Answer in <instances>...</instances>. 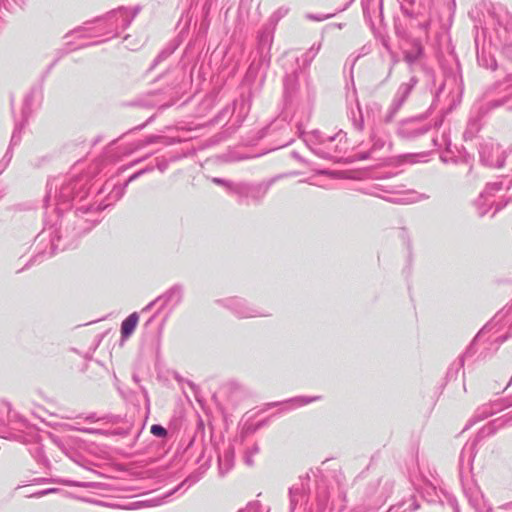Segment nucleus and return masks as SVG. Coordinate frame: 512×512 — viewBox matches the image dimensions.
<instances>
[{
    "instance_id": "f257e3e1",
    "label": "nucleus",
    "mask_w": 512,
    "mask_h": 512,
    "mask_svg": "<svg viewBox=\"0 0 512 512\" xmlns=\"http://www.w3.org/2000/svg\"><path fill=\"white\" fill-rule=\"evenodd\" d=\"M224 305L226 308L231 310V312L240 319L252 318V317H267L270 315V312L267 310H263L257 308L246 300L241 298H229L224 301Z\"/></svg>"
},
{
    "instance_id": "0eeeda50",
    "label": "nucleus",
    "mask_w": 512,
    "mask_h": 512,
    "mask_svg": "<svg viewBox=\"0 0 512 512\" xmlns=\"http://www.w3.org/2000/svg\"><path fill=\"white\" fill-rule=\"evenodd\" d=\"M477 445V440H473L471 442H467L460 454V466L464 468L466 466L467 469L471 468L472 461L475 456V448Z\"/></svg>"
},
{
    "instance_id": "f3484780",
    "label": "nucleus",
    "mask_w": 512,
    "mask_h": 512,
    "mask_svg": "<svg viewBox=\"0 0 512 512\" xmlns=\"http://www.w3.org/2000/svg\"><path fill=\"white\" fill-rule=\"evenodd\" d=\"M151 433L156 437H165L167 430L161 425L154 424L151 426Z\"/></svg>"
},
{
    "instance_id": "423d86ee",
    "label": "nucleus",
    "mask_w": 512,
    "mask_h": 512,
    "mask_svg": "<svg viewBox=\"0 0 512 512\" xmlns=\"http://www.w3.org/2000/svg\"><path fill=\"white\" fill-rule=\"evenodd\" d=\"M18 428L12 427L9 425H5L3 419L0 418V438L10 439V440H22V435L16 433L14 431H20L21 428L25 427L26 424L23 421H19L17 423Z\"/></svg>"
},
{
    "instance_id": "aec40b11",
    "label": "nucleus",
    "mask_w": 512,
    "mask_h": 512,
    "mask_svg": "<svg viewBox=\"0 0 512 512\" xmlns=\"http://www.w3.org/2000/svg\"><path fill=\"white\" fill-rule=\"evenodd\" d=\"M101 419H102V418L97 417L95 413L89 414V415L86 417V420H87V421H90V422H96V421H99V420H101Z\"/></svg>"
},
{
    "instance_id": "c85d7f7f",
    "label": "nucleus",
    "mask_w": 512,
    "mask_h": 512,
    "mask_svg": "<svg viewBox=\"0 0 512 512\" xmlns=\"http://www.w3.org/2000/svg\"><path fill=\"white\" fill-rule=\"evenodd\" d=\"M511 381H512V376H511V380H510V382H511Z\"/></svg>"
},
{
    "instance_id": "412c9836",
    "label": "nucleus",
    "mask_w": 512,
    "mask_h": 512,
    "mask_svg": "<svg viewBox=\"0 0 512 512\" xmlns=\"http://www.w3.org/2000/svg\"><path fill=\"white\" fill-rule=\"evenodd\" d=\"M44 495H47L46 489L38 491V492L34 493L32 496H34V497H41V496H44Z\"/></svg>"
},
{
    "instance_id": "dca6fc26",
    "label": "nucleus",
    "mask_w": 512,
    "mask_h": 512,
    "mask_svg": "<svg viewBox=\"0 0 512 512\" xmlns=\"http://www.w3.org/2000/svg\"><path fill=\"white\" fill-rule=\"evenodd\" d=\"M495 406H498V405L495 404ZM500 409H501L500 407H497L496 409H492L490 406H483L478 410L477 416H479L481 418H486V417L494 414L497 410H500Z\"/></svg>"
},
{
    "instance_id": "ddd939ff",
    "label": "nucleus",
    "mask_w": 512,
    "mask_h": 512,
    "mask_svg": "<svg viewBox=\"0 0 512 512\" xmlns=\"http://www.w3.org/2000/svg\"><path fill=\"white\" fill-rule=\"evenodd\" d=\"M320 398H321L320 396H314V397L300 396V397H295V398L291 399L290 402L295 404L297 407H299V406L307 405L313 401H317Z\"/></svg>"
},
{
    "instance_id": "c756f323",
    "label": "nucleus",
    "mask_w": 512,
    "mask_h": 512,
    "mask_svg": "<svg viewBox=\"0 0 512 512\" xmlns=\"http://www.w3.org/2000/svg\"><path fill=\"white\" fill-rule=\"evenodd\" d=\"M511 381H512V376H511V380H510V382H511Z\"/></svg>"
},
{
    "instance_id": "9d476101",
    "label": "nucleus",
    "mask_w": 512,
    "mask_h": 512,
    "mask_svg": "<svg viewBox=\"0 0 512 512\" xmlns=\"http://www.w3.org/2000/svg\"><path fill=\"white\" fill-rule=\"evenodd\" d=\"M198 480H199V477L189 476L182 483H180L177 487H175L172 491H170L169 493L165 494L162 499L157 498V499L150 500V501L147 502V505L148 506L160 505V504L163 503V499L168 498L169 496H171L173 493H175L176 491H178L179 489H181L185 485H187V487H190L191 485L195 484Z\"/></svg>"
},
{
    "instance_id": "5701e85b",
    "label": "nucleus",
    "mask_w": 512,
    "mask_h": 512,
    "mask_svg": "<svg viewBox=\"0 0 512 512\" xmlns=\"http://www.w3.org/2000/svg\"><path fill=\"white\" fill-rule=\"evenodd\" d=\"M146 502H136V503H133V506L131 508H138V507H141L143 504H145Z\"/></svg>"
},
{
    "instance_id": "7ed1b4c3",
    "label": "nucleus",
    "mask_w": 512,
    "mask_h": 512,
    "mask_svg": "<svg viewBox=\"0 0 512 512\" xmlns=\"http://www.w3.org/2000/svg\"><path fill=\"white\" fill-rule=\"evenodd\" d=\"M328 496L326 490L318 493L316 512H342L346 507V496L342 492L335 494L328 507Z\"/></svg>"
},
{
    "instance_id": "1a4fd4ad",
    "label": "nucleus",
    "mask_w": 512,
    "mask_h": 512,
    "mask_svg": "<svg viewBox=\"0 0 512 512\" xmlns=\"http://www.w3.org/2000/svg\"><path fill=\"white\" fill-rule=\"evenodd\" d=\"M139 320L138 313L134 312L130 314L121 324V336L122 338H128L134 332Z\"/></svg>"
},
{
    "instance_id": "9b49d317",
    "label": "nucleus",
    "mask_w": 512,
    "mask_h": 512,
    "mask_svg": "<svg viewBox=\"0 0 512 512\" xmlns=\"http://www.w3.org/2000/svg\"><path fill=\"white\" fill-rule=\"evenodd\" d=\"M234 453L232 449H228L224 452L223 456H219V470L221 474L228 472L233 465Z\"/></svg>"
},
{
    "instance_id": "2eb2a0df",
    "label": "nucleus",
    "mask_w": 512,
    "mask_h": 512,
    "mask_svg": "<svg viewBox=\"0 0 512 512\" xmlns=\"http://www.w3.org/2000/svg\"><path fill=\"white\" fill-rule=\"evenodd\" d=\"M259 452V447L257 444H254L250 449H248L245 453V457H244V460H245V463L248 465V466H252L254 461H253V457L258 454Z\"/></svg>"
},
{
    "instance_id": "6ab92c4d",
    "label": "nucleus",
    "mask_w": 512,
    "mask_h": 512,
    "mask_svg": "<svg viewBox=\"0 0 512 512\" xmlns=\"http://www.w3.org/2000/svg\"><path fill=\"white\" fill-rule=\"evenodd\" d=\"M79 431L81 432H85V433H90V434H100V435H106L107 432H104L102 430H99V429H94V428H81V429H78Z\"/></svg>"
},
{
    "instance_id": "4be33fe9",
    "label": "nucleus",
    "mask_w": 512,
    "mask_h": 512,
    "mask_svg": "<svg viewBox=\"0 0 512 512\" xmlns=\"http://www.w3.org/2000/svg\"><path fill=\"white\" fill-rule=\"evenodd\" d=\"M111 434H114V435H126L127 432L124 431V430H115V431L111 432Z\"/></svg>"
},
{
    "instance_id": "6e6552de",
    "label": "nucleus",
    "mask_w": 512,
    "mask_h": 512,
    "mask_svg": "<svg viewBox=\"0 0 512 512\" xmlns=\"http://www.w3.org/2000/svg\"><path fill=\"white\" fill-rule=\"evenodd\" d=\"M306 499L304 484H295L290 488V508L291 511L296 509V506L302 504Z\"/></svg>"
},
{
    "instance_id": "a878e982",
    "label": "nucleus",
    "mask_w": 512,
    "mask_h": 512,
    "mask_svg": "<svg viewBox=\"0 0 512 512\" xmlns=\"http://www.w3.org/2000/svg\"><path fill=\"white\" fill-rule=\"evenodd\" d=\"M32 261H28V263L25 265V267H29L31 265Z\"/></svg>"
},
{
    "instance_id": "39448f33",
    "label": "nucleus",
    "mask_w": 512,
    "mask_h": 512,
    "mask_svg": "<svg viewBox=\"0 0 512 512\" xmlns=\"http://www.w3.org/2000/svg\"><path fill=\"white\" fill-rule=\"evenodd\" d=\"M464 492L470 505L477 512H492L490 504L484 498V495L478 486L473 485L470 487H465Z\"/></svg>"
},
{
    "instance_id": "bb28decb",
    "label": "nucleus",
    "mask_w": 512,
    "mask_h": 512,
    "mask_svg": "<svg viewBox=\"0 0 512 512\" xmlns=\"http://www.w3.org/2000/svg\"><path fill=\"white\" fill-rule=\"evenodd\" d=\"M155 318V315L150 317L149 322L152 321Z\"/></svg>"
},
{
    "instance_id": "a211bd4d",
    "label": "nucleus",
    "mask_w": 512,
    "mask_h": 512,
    "mask_svg": "<svg viewBox=\"0 0 512 512\" xmlns=\"http://www.w3.org/2000/svg\"><path fill=\"white\" fill-rule=\"evenodd\" d=\"M259 509V502H250L244 509H241L238 512H259Z\"/></svg>"
},
{
    "instance_id": "4468645a",
    "label": "nucleus",
    "mask_w": 512,
    "mask_h": 512,
    "mask_svg": "<svg viewBox=\"0 0 512 512\" xmlns=\"http://www.w3.org/2000/svg\"><path fill=\"white\" fill-rule=\"evenodd\" d=\"M58 482L66 485V486H71V487H84V488L94 487V484L91 482H80V481H74V480H68V479L58 480Z\"/></svg>"
},
{
    "instance_id": "b1692460",
    "label": "nucleus",
    "mask_w": 512,
    "mask_h": 512,
    "mask_svg": "<svg viewBox=\"0 0 512 512\" xmlns=\"http://www.w3.org/2000/svg\"><path fill=\"white\" fill-rule=\"evenodd\" d=\"M58 490L56 488H49V489H46V492L47 494H50V493H55L57 492Z\"/></svg>"
},
{
    "instance_id": "cd10ccee",
    "label": "nucleus",
    "mask_w": 512,
    "mask_h": 512,
    "mask_svg": "<svg viewBox=\"0 0 512 512\" xmlns=\"http://www.w3.org/2000/svg\"><path fill=\"white\" fill-rule=\"evenodd\" d=\"M479 337H480V333L478 335H476L474 340L478 339Z\"/></svg>"
},
{
    "instance_id": "20e7f679",
    "label": "nucleus",
    "mask_w": 512,
    "mask_h": 512,
    "mask_svg": "<svg viewBox=\"0 0 512 512\" xmlns=\"http://www.w3.org/2000/svg\"><path fill=\"white\" fill-rule=\"evenodd\" d=\"M464 492L470 505L477 512H492L490 504L484 498V495L478 486L473 485L470 487H465Z\"/></svg>"
},
{
    "instance_id": "f03ea898",
    "label": "nucleus",
    "mask_w": 512,
    "mask_h": 512,
    "mask_svg": "<svg viewBox=\"0 0 512 512\" xmlns=\"http://www.w3.org/2000/svg\"><path fill=\"white\" fill-rule=\"evenodd\" d=\"M183 289L180 285H174L170 289H168L165 293L158 296L155 300L151 301L148 305H146L142 312H146L152 309L153 306L158 305V309L156 313H159L161 310L166 308L167 306H176L182 300Z\"/></svg>"
},
{
    "instance_id": "f8f14e48",
    "label": "nucleus",
    "mask_w": 512,
    "mask_h": 512,
    "mask_svg": "<svg viewBox=\"0 0 512 512\" xmlns=\"http://www.w3.org/2000/svg\"><path fill=\"white\" fill-rule=\"evenodd\" d=\"M511 418L512 417L508 416V414H507V415H504L503 417L493 420V422H491L489 425H487L486 427H484L481 430L480 435L486 436V435H490V434L494 433L496 428L503 426L505 423H507L509 420H511Z\"/></svg>"
},
{
    "instance_id": "393cba45",
    "label": "nucleus",
    "mask_w": 512,
    "mask_h": 512,
    "mask_svg": "<svg viewBox=\"0 0 512 512\" xmlns=\"http://www.w3.org/2000/svg\"><path fill=\"white\" fill-rule=\"evenodd\" d=\"M209 462H210V458H208L203 464L202 466H205L206 468L209 466Z\"/></svg>"
}]
</instances>
